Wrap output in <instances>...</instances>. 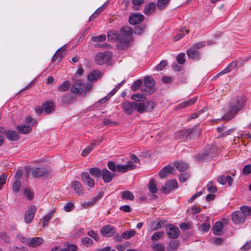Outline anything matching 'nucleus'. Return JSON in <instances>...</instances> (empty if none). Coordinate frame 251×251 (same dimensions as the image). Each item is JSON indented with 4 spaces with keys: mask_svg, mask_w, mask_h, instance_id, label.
<instances>
[{
    "mask_svg": "<svg viewBox=\"0 0 251 251\" xmlns=\"http://www.w3.org/2000/svg\"><path fill=\"white\" fill-rule=\"evenodd\" d=\"M71 187L75 192L79 195L83 194V190L81 183L78 181H74L71 184Z\"/></svg>",
    "mask_w": 251,
    "mask_h": 251,
    "instance_id": "obj_22",
    "label": "nucleus"
},
{
    "mask_svg": "<svg viewBox=\"0 0 251 251\" xmlns=\"http://www.w3.org/2000/svg\"><path fill=\"white\" fill-rule=\"evenodd\" d=\"M75 207L74 204L71 202H67L64 207V209L66 212H69L73 210Z\"/></svg>",
    "mask_w": 251,
    "mask_h": 251,
    "instance_id": "obj_57",
    "label": "nucleus"
},
{
    "mask_svg": "<svg viewBox=\"0 0 251 251\" xmlns=\"http://www.w3.org/2000/svg\"><path fill=\"white\" fill-rule=\"evenodd\" d=\"M43 242L44 240L41 237H38L30 238L29 247H37L43 244Z\"/></svg>",
    "mask_w": 251,
    "mask_h": 251,
    "instance_id": "obj_26",
    "label": "nucleus"
},
{
    "mask_svg": "<svg viewBox=\"0 0 251 251\" xmlns=\"http://www.w3.org/2000/svg\"><path fill=\"white\" fill-rule=\"evenodd\" d=\"M207 191L211 193H214L217 192V188L216 186L213 185L212 182H209L207 185Z\"/></svg>",
    "mask_w": 251,
    "mask_h": 251,
    "instance_id": "obj_58",
    "label": "nucleus"
},
{
    "mask_svg": "<svg viewBox=\"0 0 251 251\" xmlns=\"http://www.w3.org/2000/svg\"><path fill=\"white\" fill-rule=\"evenodd\" d=\"M131 98L135 101H139L144 100V99L145 98V97L141 94H134L131 96Z\"/></svg>",
    "mask_w": 251,
    "mask_h": 251,
    "instance_id": "obj_59",
    "label": "nucleus"
},
{
    "mask_svg": "<svg viewBox=\"0 0 251 251\" xmlns=\"http://www.w3.org/2000/svg\"><path fill=\"white\" fill-rule=\"evenodd\" d=\"M55 213V209H53L51 210L50 212L43 217V227L47 226L50 220L52 218L54 214Z\"/></svg>",
    "mask_w": 251,
    "mask_h": 251,
    "instance_id": "obj_30",
    "label": "nucleus"
},
{
    "mask_svg": "<svg viewBox=\"0 0 251 251\" xmlns=\"http://www.w3.org/2000/svg\"><path fill=\"white\" fill-rule=\"evenodd\" d=\"M85 86L80 79L75 80L71 87V91L75 94H82Z\"/></svg>",
    "mask_w": 251,
    "mask_h": 251,
    "instance_id": "obj_15",
    "label": "nucleus"
},
{
    "mask_svg": "<svg viewBox=\"0 0 251 251\" xmlns=\"http://www.w3.org/2000/svg\"><path fill=\"white\" fill-rule=\"evenodd\" d=\"M164 234L163 231H159L154 233L151 237L152 241L158 240L161 237H163Z\"/></svg>",
    "mask_w": 251,
    "mask_h": 251,
    "instance_id": "obj_50",
    "label": "nucleus"
},
{
    "mask_svg": "<svg viewBox=\"0 0 251 251\" xmlns=\"http://www.w3.org/2000/svg\"><path fill=\"white\" fill-rule=\"evenodd\" d=\"M0 133L4 134L6 138L11 141H16L18 140V133L13 130L6 129L2 126H0Z\"/></svg>",
    "mask_w": 251,
    "mask_h": 251,
    "instance_id": "obj_7",
    "label": "nucleus"
},
{
    "mask_svg": "<svg viewBox=\"0 0 251 251\" xmlns=\"http://www.w3.org/2000/svg\"><path fill=\"white\" fill-rule=\"evenodd\" d=\"M21 186V183L20 181L16 180L13 183V187H12L13 191L15 193H18L19 191V190H20Z\"/></svg>",
    "mask_w": 251,
    "mask_h": 251,
    "instance_id": "obj_52",
    "label": "nucleus"
},
{
    "mask_svg": "<svg viewBox=\"0 0 251 251\" xmlns=\"http://www.w3.org/2000/svg\"><path fill=\"white\" fill-rule=\"evenodd\" d=\"M31 173L34 178H40L43 176H48L50 172L49 170L45 167H33L31 169Z\"/></svg>",
    "mask_w": 251,
    "mask_h": 251,
    "instance_id": "obj_9",
    "label": "nucleus"
},
{
    "mask_svg": "<svg viewBox=\"0 0 251 251\" xmlns=\"http://www.w3.org/2000/svg\"><path fill=\"white\" fill-rule=\"evenodd\" d=\"M76 100V97L71 93H66L61 98V102L68 105L73 103Z\"/></svg>",
    "mask_w": 251,
    "mask_h": 251,
    "instance_id": "obj_19",
    "label": "nucleus"
},
{
    "mask_svg": "<svg viewBox=\"0 0 251 251\" xmlns=\"http://www.w3.org/2000/svg\"><path fill=\"white\" fill-rule=\"evenodd\" d=\"M107 166L108 169L111 170L113 173L116 172L117 170V165H116L115 163L113 161H108L107 164Z\"/></svg>",
    "mask_w": 251,
    "mask_h": 251,
    "instance_id": "obj_51",
    "label": "nucleus"
},
{
    "mask_svg": "<svg viewBox=\"0 0 251 251\" xmlns=\"http://www.w3.org/2000/svg\"><path fill=\"white\" fill-rule=\"evenodd\" d=\"M0 238L6 244H9L11 241L10 237L5 232L0 234Z\"/></svg>",
    "mask_w": 251,
    "mask_h": 251,
    "instance_id": "obj_56",
    "label": "nucleus"
},
{
    "mask_svg": "<svg viewBox=\"0 0 251 251\" xmlns=\"http://www.w3.org/2000/svg\"><path fill=\"white\" fill-rule=\"evenodd\" d=\"M202 232H206L209 230L210 225L209 223H203L201 225Z\"/></svg>",
    "mask_w": 251,
    "mask_h": 251,
    "instance_id": "obj_63",
    "label": "nucleus"
},
{
    "mask_svg": "<svg viewBox=\"0 0 251 251\" xmlns=\"http://www.w3.org/2000/svg\"><path fill=\"white\" fill-rule=\"evenodd\" d=\"M205 46L204 42H200L193 45L186 51L189 59L199 61L201 59V52L199 50Z\"/></svg>",
    "mask_w": 251,
    "mask_h": 251,
    "instance_id": "obj_3",
    "label": "nucleus"
},
{
    "mask_svg": "<svg viewBox=\"0 0 251 251\" xmlns=\"http://www.w3.org/2000/svg\"><path fill=\"white\" fill-rule=\"evenodd\" d=\"M112 57V53L109 51L98 52L95 56V62L99 65L108 64Z\"/></svg>",
    "mask_w": 251,
    "mask_h": 251,
    "instance_id": "obj_5",
    "label": "nucleus"
},
{
    "mask_svg": "<svg viewBox=\"0 0 251 251\" xmlns=\"http://www.w3.org/2000/svg\"><path fill=\"white\" fill-rule=\"evenodd\" d=\"M44 112L46 113L49 114L54 110L55 105L53 104V101H47L42 104Z\"/></svg>",
    "mask_w": 251,
    "mask_h": 251,
    "instance_id": "obj_24",
    "label": "nucleus"
},
{
    "mask_svg": "<svg viewBox=\"0 0 251 251\" xmlns=\"http://www.w3.org/2000/svg\"><path fill=\"white\" fill-rule=\"evenodd\" d=\"M243 174L244 175H248L251 173V164L246 165L243 169Z\"/></svg>",
    "mask_w": 251,
    "mask_h": 251,
    "instance_id": "obj_60",
    "label": "nucleus"
},
{
    "mask_svg": "<svg viewBox=\"0 0 251 251\" xmlns=\"http://www.w3.org/2000/svg\"><path fill=\"white\" fill-rule=\"evenodd\" d=\"M155 81L151 76H146L144 79V84L141 86V90L145 94H152L154 92L153 88Z\"/></svg>",
    "mask_w": 251,
    "mask_h": 251,
    "instance_id": "obj_6",
    "label": "nucleus"
},
{
    "mask_svg": "<svg viewBox=\"0 0 251 251\" xmlns=\"http://www.w3.org/2000/svg\"><path fill=\"white\" fill-rule=\"evenodd\" d=\"M16 129L18 134H26L30 133L32 130V128L30 126L25 125H18L16 126Z\"/></svg>",
    "mask_w": 251,
    "mask_h": 251,
    "instance_id": "obj_23",
    "label": "nucleus"
},
{
    "mask_svg": "<svg viewBox=\"0 0 251 251\" xmlns=\"http://www.w3.org/2000/svg\"><path fill=\"white\" fill-rule=\"evenodd\" d=\"M102 178L106 183L110 182L116 176L114 173L110 172L108 169L104 168L102 170Z\"/></svg>",
    "mask_w": 251,
    "mask_h": 251,
    "instance_id": "obj_16",
    "label": "nucleus"
},
{
    "mask_svg": "<svg viewBox=\"0 0 251 251\" xmlns=\"http://www.w3.org/2000/svg\"><path fill=\"white\" fill-rule=\"evenodd\" d=\"M71 82L69 80H66L61 84L58 87L57 90L60 92H65L70 87Z\"/></svg>",
    "mask_w": 251,
    "mask_h": 251,
    "instance_id": "obj_34",
    "label": "nucleus"
},
{
    "mask_svg": "<svg viewBox=\"0 0 251 251\" xmlns=\"http://www.w3.org/2000/svg\"><path fill=\"white\" fill-rule=\"evenodd\" d=\"M81 178L83 182L90 187H94L95 186V181L92 178L88 173L82 172L81 174Z\"/></svg>",
    "mask_w": 251,
    "mask_h": 251,
    "instance_id": "obj_20",
    "label": "nucleus"
},
{
    "mask_svg": "<svg viewBox=\"0 0 251 251\" xmlns=\"http://www.w3.org/2000/svg\"><path fill=\"white\" fill-rule=\"evenodd\" d=\"M146 28V25L144 24H142L136 26L134 28V33L135 34L141 35L145 31Z\"/></svg>",
    "mask_w": 251,
    "mask_h": 251,
    "instance_id": "obj_39",
    "label": "nucleus"
},
{
    "mask_svg": "<svg viewBox=\"0 0 251 251\" xmlns=\"http://www.w3.org/2000/svg\"><path fill=\"white\" fill-rule=\"evenodd\" d=\"M142 83V80H141L140 79H137L136 80L133 82V84L131 86V89L133 91H135L138 90L139 88L141 87Z\"/></svg>",
    "mask_w": 251,
    "mask_h": 251,
    "instance_id": "obj_43",
    "label": "nucleus"
},
{
    "mask_svg": "<svg viewBox=\"0 0 251 251\" xmlns=\"http://www.w3.org/2000/svg\"><path fill=\"white\" fill-rule=\"evenodd\" d=\"M167 62L166 60H162L160 63L156 66V69L157 71H162L167 66Z\"/></svg>",
    "mask_w": 251,
    "mask_h": 251,
    "instance_id": "obj_61",
    "label": "nucleus"
},
{
    "mask_svg": "<svg viewBox=\"0 0 251 251\" xmlns=\"http://www.w3.org/2000/svg\"><path fill=\"white\" fill-rule=\"evenodd\" d=\"M164 225V222L161 220L159 221L156 223L152 222L151 224V228L153 230H156L160 229Z\"/></svg>",
    "mask_w": 251,
    "mask_h": 251,
    "instance_id": "obj_40",
    "label": "nucleus"
},
{
    "mask_svg": "<svg viewBox=\"0 0 251 251\" xmlns=\"http://www.w3.org/2000/svg\"><path fill=\"white\" fill-rule=\"evenodd\" d=\"M223 227L224 225L222 222H216L213 227L214 234L217 236L220 235L221 234V232H222Z\"/></svg>",
    "mask_w": 251,
    "mask_h": 251,
    "instance_id": "obj_25",
    "label": "nucleus"
},
{
    "mask_svg": "<svg viewBox=\"0 0 251 251\" xmlns=\"http://www.w3.org/2000/svg\"><path fill=\"white\" fill-rule=\"evenodd\" d=\"M88 172L93 176L99 178L101 176L102 171L98 167L88 169Z\"/></svg>",
    "mask_w": 251,
    "mask_h": 251,
    "instance_id": "obj_27",
    "label": "nucleus"
},
{
    "mask_svg": "<svg viewBox=\"0 0 251 251\" xmlns=\"http://www.w3.org/2000/svg\"><path fill=\"white\" fill-rule=\"evenodd\" d=\"M210 151H205L204 152L199 153L196 155V158L198 161H202L208 158L207 156L210 155Z\"/></svg>",
    "mask_w": 251,
    "mask_h": 251,
    "instance_id": "obj_36",
    "label": "nucleus"
},
{
    "mask_svg": "<svg viewBox=\"0 0 251 251\" xmlns=\"http://www.w3.org/2000/svg\"><path fill=\"white\" fill-rule=\"evenodd\" d=\"M247 98L244 96H237L229 104L228 111L222 118V120L228 121L232 119L245 105Z\"/></svg>",
    "mask_w": 251,
    "mask_h": 251,
    "instance_id": "obj_1",
    "label": "nucleus"
},
{
    "mask_svg": "<svg viewBox=\"0 0 251 251\" xmlns=\"http://www.w3.org/2000/svg\"><path fill=\"white\" fill-rule=\"evenodd\" d=\"M174 166H175L176 169L180 172L184 171L187 170L188 168V165L182 161H177L174 164Z\"/></svg>",
    "mask_w": 251,
    "mask_h": 251,
    "instance_id": "obj_31",
    "label": "nucleus"
},
{
    "mask_svg": "<svg viewBox=\"0 0 251 251\" xmlns=\"http://www.w3.org/2000/svg\"><path fill=\"white\" fill-rule=\"evenodd\" d=\"M132 33L131 28L129 27H124L121 28L116 41L118 43L117 45L118 49H123L127 47Z\"/></svg>",
    "mask_w": 251,
    "mask_h": 251,
    "instance_id": "obj_2",
    "label": "nucleus"
},
{
    "mask_svg": "<svg viewBox=\"0 0 251 251\" xmlns=\"http://www.w3.org/2000/svg\"><path fill=\"white\" fill-rule=\"evenodd\" d=\"M145 19L144 16L139 12L131 13L129 17L128 22L131 25H135L142 23Z\"/></svg>",
    "mask_w": 251,
    "mask_h": 251,
    "instance_id": "obj_10",
    "label": "nucleus"
},
{
    "mask_svg": "<svg viewBox=\"0 0 251 251\" xmlns=\"http://www.w3.org/2000/svg\"><path fill=\"white\" fill-rule=\"evenodd\" d=\"M169 0H158L156 3L157 7L159 9H162L166 6Z\"/></svg>",
    "mask_w": 251,
    "mask_h": 251,
    "instance_id": "obj_49",
    "label": "nucleus"
},
{
    "mask_svg": "<svg viewBox=\"0 0 251 251\" xmlns=\"http://www.w3.org/2000/svg\"><path fill=\"white\" fill-rule=\"evenodd\" d=\"M25 122L26 124L28 125L27 126H35L37 122L31 117H27L25 118Z\"/></svg>",
    "mask_w": 251,
    "mask_h": 251,
    "instance_id": "obj_53",
    "label": "nucleus"
},
{
    "mask_svg": "<svg viewBox=\"0 0 251 251\" xmlns=\"http://www.w3.org/2000/svg\"><path fill=\"white\" fill-rule=\"evenodd\" d=\"M81 242L83 244L87 247H91L93 244V241L92 239L88 237H84L81 239Z\"/></svg>",
    "mask_w": 251,
    "mask_h": 251,
    "instance_id": "obj_48",
    "label": "nucleus"
},
{
    "mask_svg": "<svg viewBox=\"0 0 251 251\" xmlns=\"http://www.w3.org/2000/svg\"><path fill=\"white\" fill-rule=\"evenodd\" d=\"M67 53V49L65 46H64L59 49L55 53L52 57L51 61L55 62L57 61L58 62L61 61L65 54Z\"/></svg>",
    "mask_w": 251,
    "mask_h": 251,
    "instance_id": "obj_17",
    "label": "nucleus"
},
{
    "mask_svg": "<svg viewBox=\"0 0 251 251\" xmlns=\"http://www.w3.org/2000/svg\"><path fill=\"white\" fill-rule=\"evenodd\" d=\"M135 234V231L134 230H127L122 233L123 238L125 239H129L133 237Z\"/></svg>",
    "mask_w": 251,
    "mask_h": 251,
    "instance_id": "obj_44",
    "label": "nucleus"
},
{
    "mask_svg": "<svg viewBox=\"0 0 251 251\" xmlns=\"http://www.w3.org/2000/svg\"><path fill=\"white\" fill-rule=\"evenodd\" d=\"M178 188V183L176 179L168 181L162 188L163 193L168 194Z\"/></svg>",
    "mask_w": 251,
    "mask_h": 251,
    "instance_id": "obj_8",
    "label": "nucleus"
},
{
    "mask_svg": "<svg viewBox=\"0 0 251 251\" xmlns=\"http://www.w3.org/2000/svg\"><path fill=\"white\" fill-rule=\"evenodd\" d=\"M106 36L105 34H101L99 36H93L91 38V41L96 42H102L106 40Z\"/></svg>",
    "mask_w": 251,
    "mask_h": 251,
    "instance_id": "obj_42",
    "label": "nucleus"
},
{
    "mask_svg": "<svg viewBox=\"0 0 251 251\" xmlns=\"http://www.w3.org/2000/svg\"><path fill=\"white\" fill-rule=\"evenodd\" d=\"M240 211L244 214L245 217L251 216V207L247 205H244L240 207Z\"/></svg>",
    "mask_w": 251,
    "mask_h": 251,
    "instance_id": "obj_41",
    "label": "nucleus"
},
{
    "mask_svg": "<svg viewBox=\"0 0 251 251\" xmlns=\"http://www.w3.org/2000/svg\"><path fill=\"white\" fill-rule=\"evenodd\" d=\"M176 60L178 64H183L185 62V54L184 52H181L176 56Z\"/></svg>",
    "mask_w": 251,
    "mask_h": 251,
    "instance_id": "obj_45",
    "label": "nucleus"
},
{
    "mask_svg": "<svg viewBox=\"0 0 251 251\" xmlns=\"http://www.w3.org/2000/svg\"><path fill=\"white\" fill-rule=\"evenodd\" d=\"M100 75V73L98 71H94L87 76V79L90 81H93L98 79Z\"/></svg>",
    "mask_w": 251,
    "mask_h": 251,
    "instance_id": "obj_37",
    "label": "nucleus"
},
{
    "mask_svg": "<svg viewBox=\"0 0 251 251\" xmlns=\"http://www.w3.org/2000/svg\"><path fill=\"white\" fill-rule=\"evenodd\" d=\"M155 106L154 103L151 101H147L145 104L146 112L151 111Z\"/></svg>",
    "mask_w": 251,
    "mask_h": 251,
    "instance_id": "obj_55",
    "label": "nucleus"
},
{
    "mask_svg": "<svg viewBox=\"0 0 251 251\" xmlns=\"http://www.w3.org/2000/svg\"><path fill=\"white\" fill-rule=\"evenodd\" d=\"M65 246L68 249L69 251H76L78 250L77 246L75 244H70L67 243Z\"/></svg>",
    "mask_w": 251,
    "mask_h": 251,
    "instance_id": "obj_64",
    "label": "nucleus"
},
{
    "mask_svg": "<svg viewBox=\"0 0 251 251\" xmlns=\"http://www.w3.org/2000/svg\"><path fill=\"white\" fill-rule=\"evenodd\" d=\"M121 194L123 200L133 201L134 199V195L128 190L122 191Z\"/></svg>",
    "mask_w": 251,
    "mask_h": 251,
    "instance_id": "obj_33",
    "label": "nucleus"
},
{
    "mask_svg": "<svg viewBox=\"0 0 251 251\" xmlns=\"http://www.w3.org/2000/svg\"><path fill=\"white\" fill-rule=\"evenodd\" d=\"M36 210L37 208L35 205H32L28 209L25 214L24 221L25 223L29 224L32 222Z\"/></svg>",
    "mask_w": 251,
    "mask_h": 251,
    "instance_id": "obj_14",
    "label": "nucleus"
},
{
    "mask_svg": "<svg viewBox=\"0 0 251 251\" xmlns=\"http://www.w3.org/2000/svg\"><path fill=\"white\" fill-rule=\"evenodd\" d=\"M180 234L179 228L173 225H169L167 227V235L168 238L176 239L177 238Z\"/></svg>",
    "mask_w": 251,
    "mask_h": 251,
    "instance_id": "obj_13",
    "label": "nucleus"
},
{
    "mask_svg": "<svg viewBox=\"0 0 251 251\" xmlns=\"http://www.w3.org/2000/svg\"><path fill=\"white\" fill-rule=\"evenodd\" d=\"M115 230L110 225H105L100 229V233L103 237H111L115 234Z\"/></svg>",
    "mask_w": 251,
    "mask_h": 251,
    "instance_id": "obj_18",
    "label": "nucleus"
},
{
    "mask_svg": "<svg viewBox=\"0 0 251 251\" xmlns=\"http://www.w3.org/2000/svg\"><path fill=\"white\" fill-rule=\"evenodd\" d=\"M200 134V131L195 127L183 129L179 133V139L182 141H185L199 136Z\"/></svg>",
    "mask_w": 251,
    "mask_h": 251,
    "instance_id": "obj_4",
    "label": "nucleus"
},
{
    "mask_svg": "<svg viewBox=\"0 0 251 251\" xmlns=\"http://www.w3.org/2000/svg\"><path fill=\"white\" fill-rule=\"evenodd\" d=\"M145 104L143 102H135V110L139 113L146 112Z\"/></svg>",
    "mask_w": 251,
    "mask_h": 251,
    "instance_id": "obj_38",
    "label": "nucleus"
},
{
    "mask_svg": "<svg viewBox=\"0 0 251 251\" xmlns=\"http://www.w3.org/2000/svg\"><path fill=\"white\" fill-rule=\"evenodd\" d=\"M189 32V30L187 29L182 28L180 30V33L178 34L176 36H175L174 38L176 41H177L181 38H183L185 35L188 34Z\"/></svg>",
    "mask_w": 251,
    "mask_h": 251,
    "instance_id": "obj_46",
    "label": "nucleus"
},
{
    "mask_svg": "<svg viewBox=\"0 0 251 251\" xmlns=\"http://www.w3.org/2000/svg\"><path fill=\"white\" fill-rule=\"evenodd\" d=\"M156 181L154 179L150 180L148 188L149 191L151 193H155L158 191V188L155 184Z\"/></svg>",
    "mask_w": 251,
    "mask_h": 251,
    "instance_id": "obj_35",
    "label": "nucleus"
},
{
    "mask_svg": "<svg viewBox=\"0 0 251 251\" xmlns=\"http://www.w3.org/2000/svg\"><path fill=\"white\" fill-rule=\"evenodd\" d=\"M24 195L28 200L29 201L32 200L33 198V193L28 189H25L24 190Z\"/></svg>",
    "mask_w": 251,
    "mask_h": 251,
    "instance_id": "obj_54",
    "label": "nucleus"
},
{
    "mask_svg": "<svg viewBox=\"0 0 251 251\" xmlns=\"http://www.w3.org/2000/svg\"><path fill=\"white\" fill-rule=\"evenodd\" d=\"M197 100V98H194L192 99H189L187 100L183 101L182 103L179 104L177 106V108L178 109H181V108H185L187 106H189L193 104Z\"/></svg>",
    "mask_w": 251,
    "mask_h": 251,
    "instance_id": "obj_29",
    "label": "nucleus"
},
{
    "mask_svg": "<svg viewBox=\"0 0 251 251\" xmlns=\"http://www.w3.org/2000/svg\"><path fill=\"white\" fill-rule=\"evenodd\" d=\"M119 32L116 30H111L107 33L108 39L111 42L116 41Z\"/></svg>",
    "mask_w": 251,
    "mask_h": 251,
    "instance_id": "obj_32",
    "label": "nucleus"
},
{
    "mask_svg": "<svg viewBox=\"0 0 251 251\" xmlns=\"http://www.w3.org/2000/svg\"><path fill=\"white\" fill-rule=\"evenodd\" d=\"M175 171V170L173 166H165L159 171L158 175L160 178H163L173 174Z\"/></svg>",
    "mask_w": 251,
    "mask_h": 251,
    "instance_id": "obj_21",
    "label": "nucleus"
},
{
    "mask_svg": "<svg viewBox=\"0 0 251 251\" xmlns=\"http://www.w3.org/2000/svg\"><path fill=\"white\" fill-rule=\"evenodd\" d=\"M154 251H165V247L161 244H156L152 246Z\"/></svg>",
    "mask_w": 251,
    "mask_h": 251,
    "instance_id": "obj_62",
    "label": "nucleus"
},
{
    "mask_svg": "<svg viewBox=\"0 0 251 251\" xmlns=\"http://www.w3.org/2000/svg\"><path fill=\"white\" fill-rule=\"evenodd\" d=\"M232 220L235 225L243 224L246 221L244 214L240 210L234 211L231 215Z\"/></svg>",
    "mask_w": 251,
    "mask_h": 251,
    "instance_id": "obj_11",
    "label": "nucleus"
},
{
    "mask_svg": "<svg viewBox=\"0 0 251 251\" xmlns=\"http://www.w3.org/2000/svg\"><path fill=\"white\" fill-rule=\"evenodd\" d=\"M156 5L154 2H151L146 5L144 13L147 15L151 14L155 9Z\"/></svg>",
    "mask_w": 251,
    "mask_h": 251,
    "instance_id": "obj_28",
    "label": "nucleus"
},
{
    "mask_svg": "<svg viewBox=\"0 0 251 251\" xmlns=\"http://www.w3.org/2000/svg\"><path fill=\"white\" fill-rule=\"evenodd\" d=\"M145 0H131L133 5V9L134 10H138L140 9L139 6L144 3Z\"/></svg>",
    "mask_w": 251,
    "mask_h": 251,
    "instance_id": "obj_47",
    "label": "nucleus"
},
{
    "mask_svg": "<svg viewBox=\"0 0 251 251\" xmlns=\"http://www.w3.org/2000/svg\"><path fill=\"white\" fill-rule=\"evenodd\" d=\"M122 108L126 114L131 115L135 110V102L126 100L122 103Z\"/></svg>",
    "mask_w": 251,
    "mask_h": 251,
    "instance_id": "obj_12",
    "label": "nucleus"
}]
</instances>
